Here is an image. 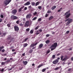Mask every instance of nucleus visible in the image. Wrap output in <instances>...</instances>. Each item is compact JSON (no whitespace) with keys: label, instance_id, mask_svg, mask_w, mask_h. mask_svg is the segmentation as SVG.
Here are the masks:
<instances>
[{"label":"nucleus","instance_id":"1","mask_svg":"<svg viewBox=\"0 0 73 73\" xmlns=\"http://www.w3.org/2000/svg\"><path fill=\"white\" fill-rule=\"evenodd\" d=\"M57 46V43H55L53 44H52L50 46V48H51V51L53 50L54 49H55L56 47Z\"/></svg>","mask_w":73,"mask_h":73},{"label":"nucleus","instance_id":"2","mask_svg":"<svg viewBox=\"0 0 73 73\" xmlns=\"http://www.w3.org/2000/svg\"><path fill=\"white\" fill-rule=\"evenodd\" d=\"M64 16H66V18H68L70 16V10H69L64 15Z\"/></svg>","mask_w":73,"mask_h":73},{"label":"nucleus","instance_id":"3","mask_svg":"<svg viewBox=\"0 0 73 73\" xmlns=\"http://www.w3.org/2000/svg\"><path fill=\"white\" fill-rule=\"evenodd\" d=\"M11 1V0H5L4 3L5 5H7V4H9Z\"/></svg>","mask_w":73,"mask_h":73},{"label":"nucleus","instance_id":"4","mask_svg":"<svg viewBox=\"0 0 73 73\" xmlns=\"http://www.w3.org/2000/svg\"><path fill=\"white\" fill-rule=\"evenodd\" d=\"M11 18L12 20H17V19L18 17L13 15L11 16Z\"/></svg>","mask_w":73,"mask_h":73},{"label":"nucleus","instance_id":"5","mask_svg":"<svg viewBox=\"0 0 73 73\" xmlns=\"http://www.w3.org/2000/svg\"><path fill=\"white\" fill-rule=\"evenodd\" d=\"M72 22V19L68 18V20L66 24V25H68Z\"/></svg>","mask_w":73,"mask_h":73},{"label":"nucleus","instance_id":"6","mask_svg":"<svg viewBox=\"0 0 73 73\" xmlns=\"http://www.w3.org/2000/svg\"><path fill=\"white\" fill-rule=\"evenodd\" d=\"M29 25V21H27L25 23V25L24 26L25 27H28Z\"/></svg>","mask_w":73,"mask_h":73},{"label":"nucleus","instance_id":"7","mask_svg":"<svg viewBox=\"0 0 73 73\" xmlns=\"http://www.w3.org/2000/svg\"><path fill=\"white\" fill-rule=\"evenodd\" d=\"M31 16H32V14H29V15H27L26 18L27 19H31Z\"/></svg>","mask_w":73,"mask_h":73},{"label":"nucleus","instance_id":"8","mask_svg":"<svg viewBox=\"0 0 73 73\" xmlns=\"http://www.w3.org/2000/svg\"><path fill=\"white\" fill-rule=\"evenodd\" d=\"M58 62V59H56L53 62V64H57Z\"/></svg>","mask_w":73,"mask_h":73},{"label":"nucleus","instance_id":"9","mask_svg":"<svg viewBox=\"0 0 73 73\" xmlns=\"http://www.w3.org/2000/svg\"><path fill=\"white\" fill-rule=\"evenodd\" d=\"M12 13L13 15H15L17 13V10L14 9L12 11Z\"/></svg>","mask_w":73,"mask_h":73},{"label":"nucleus","instance_id":"10","mask_svg":"<svg viewBox=\"0 0 73 73\" xmlns=\"http://www.w3.org/2000/svg\"><path fill=\"white\" fill-rule=\"evenodd\" d=\"M14 29L15 31H18L19 30V27H17V26H15L14 27Z\"/></svg>","mask_w":73,"mask_h":73},{"label":"nucleus","instance_id":"11","mask_svg":"<svg viewBox=\"0 0 73 73\" xmlns=\"http://www.w3.org/2000/svg\"><path fill=\"white\" fill-rule=\"evenodd\" d=\"M24 8V6H23V7H21L20 8H19V12H21V11H22V9H23Z\"/></svg>","mask_w":73,"mask_h":73},{"label":"nucleus","instance_id":"12","mask_svg":"<svg viewBox=\"0 0 73 73\" xmlns=\"http://www.w3.org/2000/svg\"><path fill=\"white\" fill-rule=\"evenodd\" d=\"M31 4V3L29 1H27L26 3L24 4L25 5H28Z\"/></svg>","mask_w":73,"mask_h":73},{"label":"nucleus","instance_id":"13","mask_svg":"<svg viewBox=\"0 0 73 73\" xmlns=\"http://www.w3.org/2000/svg\"><path fill=\"white\" fill-rule=\"evenodd\" d=\"M60 68H61V66H60L59 67H57L54 69L55 70H58V69H60Z\"/></svg>","mask_w":73,"mask_h":73},{"label":"nucleus","instance_id":"14","mask_svg":"<svg viewBox=\"0 0 73 73\" xmlns=\"http://www.w3.org/2000/svg\"><path fill=\"white\" fill-rule=\"evenodd\" d=\"M23 62L25 65H26L28 63V62L27 61H23Z\"/></svg>","mask_w":73,"mask_h":73},{"label":"nucleus","instance_id":"15","mask_svg":"<svg viewBox=\"0 0 73 73\" xmlns=\"http://www.w3.org/2000/svg\"><path fill=\"white\" fill-rule=\"evenodd\" d=\"M42 46H43V44L41 43L39 45L38 48L39 49H40V48H41Z\"/></svg>","mask_w":73,"mask_h":73},{"label":"nucleus","instance_id":"16","mask_svg":"<svg viewBox=\"0 0 73 73\" xmlns=\"http://www.w3.org/2000/svg\"><path fill=\"white\" fill-rule=\"evenodd\" d=\"M37 44V43H36L35 44H32L31 45V46L33 47V46H35V45H36Z\"/></svg>","mask_w":73,"mask_h":73},{"label":"nucleus","instance_id":"17","mask_svg":"<svg viewBox=\"0 0 73 73\" xmlns=\"http://www.w3.org/2000/svg\"><path fill=\"white\" fill-rule=\"evenodd\" d=\"M46 44H48L50 42V40H47L45 42Z\"/></svg>","mask_w":73,"mask_h":73},{"label":"nucleus","instance_id":"18","mask_svg":"<svg viewBox=\"0 0 73 73\" xmlns=\"http://www.w3.org/2000/svg\"><path fill=\"white\" fill-rule=\"evenodd\" d=\"M31 5H32L33 6H34V5H35L36 4V3H35V2H31Z\"/></svg>","mask_w":73,"mask_h":73},{"label":"nucleus","instance_id":"19","mask_svg":"<svg viewBox=\"0 0 73 73\" xmlns=\"http://www.w3.org/2000/svg\"><path fill=\"white\" fill-rule=\"evenodd\" d=\"M56 8V6H53L51 8V9L52 10H54V9H55Z\"/></svg>","mask_w":73,"mask_h":73},{"label":"nucleus","instance_id":"20","mask_svg":"<svg viewBox=\"0 0 73 73\" xmlns=\"http://www.w3.org/2000/svg\"><path fill=\"white\" fill-rule=\"evenodd\" d=\"M68 59V57L67 56H66V58H63L62 60V61H65V60H66Z\"/></svg>","mask_w":73,"mask_h":73},{"label":"nucleus","instance_id":"21","mask_svg":"<svg viewBox=\"0 0 73 73\" xmlns=\"http://www.w3.org/2000/svg\"><path fill=\"white\" fill-rule=\"evenodd\" d=\"M27 45H28V44L27 43H24V44H23L24 47H26V46H27Z\"/></svg>","mask_w":73,"mask_h":73},{"label":"nucleus","instance_id":"22","mask_svg":"<svg viewBox=\"0 0 73 73\" xmlns=\"http://www.w3.org/2000/svg\"><path fill=\"white\" fill-rule=\"evenodd\" d=\"M53 18V17L52 16H51L49 18L48 20H51Z\"/></svg>","mask_w":73,"mask_h":73},{"label":"nucleus","instance_id":"23","mask_svg":"<svg viewBox=\"0 0 73 73\" xmlns=\"http://www.w3.org/2000/svg\"><path fill=\"white\" fill-rule=\"evenodd\" d=\"M32 52H33V50L32 49H31L29 51V53H32Z\"/></svg>","mask_w":73,"mask_h":73},{"label":"nucleus","instance_id":"24","mask_svg":"<svg viewBox=\"0 0 73 73\" xmlns=\"http://www.w3.org/2000/svg\"><path fill=\"white\" fill-rule=\"evenodd\" d=\"M28 40V38L25 39L23 40V42H25V41H26L27 40Z\"/></svg>","mask_w":73,"mask_h":73},{"label":"nucleus","instance_id":"25","mask_svg":"<svg viewBox=\"0 0 73 73\" xmlns=\"http://www.w3.org/2000/svg\"><path fill=\"white\" fill-rule=\"evenodd\" d=\"M43 66V64H40V65H39L38 68H40V67H41V66Z\"/></svg>","mask_w":73,"mask_h":73},{"label":"nucleus","instance_id":"26","mask_svg":"<svg viewBox=\"0 0 73 73\" xmlns=\"http://www.w3.org/2000/svg\"><path fill=\"white\" fill-rule=\"evenodd\" d=\"M41 21V18H39L38 19V20L37 21L38 22H40Z\"/></svg>","mask_w":73,"mask_h":73},{"label":"nucleus","instance_id":"27","mask_svg":"<svg viewBox=\"0 0 73 73\" xmlns=\"http://www.w3.org/2000/svg\"><path fill=\"white\" fill-rule=\"evenodd\" d=\"M38 5H39V1L37 2L36 3V6H37Z\"/></svg>","mask_w":73,"mask_h":73},{"label":"nucleus","instance_id":"28","mask_svg":"<svg viewBox=\"0 0 73 73\" xmlns=\"http://www.w3.org/2000/svg\"><path fill=\"white\" fill-rule=\"evenodd\" d=\"M36 19H37V17H35L33 19H32V20H33V21H34V20H36Z\"/></svg>","mask_w":73,"mask_h":73},{"label":"nucleus","instance_id":"29","mask_svg":"<svg viewBox=\"0 0 73 73\" xmlns=\"http://www.w3.org/2000/svg\"><path fill=\"white\" fill-rule=\"evenodd\" d=\"M36 14H37V13L36 12H35L34 13H33V15L34 16L36 15Z\"/></svg>","mask_w":73,"mask_h":73},{"label":"nucleus","instance_id":"30","mask_svg":"<svg viewBox=\"0 0 73 73\" xmlns=\"http://www.w3.org/2000/svg\"><path fill=\"white\" fill-rule=\"evenodd\" d=\"M63 58H64V56H61L60 57L61 60H63Z\"/></svg>","mask_w":73,"mask_h":73},{"label":"nucleus","instance_id":"31","mask_svg":"<svg viewBox=\"0 0 73 73\" xmlns=\"http://www.w3.org/2000/svg\"><path fill=\"white\" fill-rule=\"evenodd\" d=\"M45 70H46L45 68H44L42 70V72H44Z\"/></svg>","mask_w":73,"mask_h":73},{"label":"nucleus","instance_id":"32","mask_svg":"<svg viewBox=\"0 0 73 73\" xmlns=\"http://www.w3.org/2000/svg\"><path fill=\"white\" fill-rule=\"evenodd\" d=\"M55 57H56V56L54 55H53L52 56V58L54 59V58H55Z\"/></svg>","mask_w":73,"mask_h":73},{"label":"nucleus","instance_id":"33","mask_svg":"<svg viewBox=\"0 0 73 73\" xmlns=\"http://www.w3.org/2000/svg\"><path fill=\"white\" fill-rule=\"evenodd\" d=\"M50 50H48L47 52L46 53L48 54V53H50Z\"/></svg>","mask_w":73,"mask_h":73},{"label":"nucleus","instance_id":"34","mask_svg":"<svg viewBox=\"0 0 73 73\" xmlns=\"http://www.w3.org/2000/svg\"><path fill=\"white\" fill-rule=\"evenodd\" d=\"M7 26L8 27H11V24H7Z\"/></svg>","mask_w":73,"mask_h":73},{"label":"nucleus","instance_id":"35","mask_svg":"<svg viewBox=\"0 0 73 73\" xmlns=\"http://www.w3.org/2000/svg\"><path fill=\"white\" fill-rule=\"evenodd\" d=\"M10 62V60L9 59H8L7 61H6V62L7 63V62Z\"/></svg>","mask_w":73,"mask_h":73},{"label":"nucleus","instance_id":"36","mask_svg":"<svg viewBox=\"0 0 73 73\" xmlns=\"http://www.w3.org/2000/svg\"><path fill=\"white\" fill-rule=\"evenodd\" d=\"M62 9V8L61 7V8H60V9L59 10H58V12H60V11H61V10Z\"/></svg>","mask_w":73,"mask_h":73},{"label":"nucleus","instance_id":"37","mask_svg":"<svg viewBox=\"0 0 73 73\" xmlns=\"http://www.w3.org/2000/svg\"><path fill=\"white\" fill-rule=\"evenodd\" d=\"M11 38V36H9L8 37V38H7V40H10V39Z\"/></svg>","mask_w":73,"mask_h":73},{"label":"nucleus","instance_id":"38","mask_svg":"<svg viewBox=\"0 0 73 73\" xmlns=\"http://www.w3.org/2000/svg\"><path fill=\"white\" fill-rule=\"evenodd\" d=\"M30 33H31V34H32V33H33V30H31L30 31Z\"/></svg>","mask_w":73,"mask_h":73},{"label":"nucleus","instance_id":"39","mask_svg":"<svg viewBox=\"0 0 73 73\" xmlns=\"http://www.w3.org/2000/svg\"><path fill=\"white\" fill-rule=\"evenodd\" d=\"M19 25L20 26H21V27H23V25H24L22 24L21 23H20L19 24Z\"/></svg>","mask_w":73,"mask_h":73},{"label":"nucleus","instance_id":"40","mask_svg":"<svg viewBox=\"0 0 73 73\" xmlns=\"http://www.w3.org/2000/svg\"><path fill=\"white\" fill-rule=\"evenodd\" d=\"M16 23H17V24H19V20L17 21L16 22Z\"/></svg>","mask_w":73,"mask_h":73},{"label":"nucleus","instance_id":"41","mask_svg":"<svg viewBox=\"0 0 73 73\" xmlns=\"http://www.w3.org/2000/svg\"><path fill=\"white\" fill-rule=\"evenodd\" d=\"M42 8V7L41 6H39L38 7V9H41Z\"/></svg>","mask_w":73,"mask_h":73},{"label":"nucleus","instance_id":"42","mask_svg":"<svg viewBox=\"0 0 73 73\" xmlns=\"http://www.w3.org/2000/svg\"><path fill=\"white\" fill-rule=\"evenodd\" d=\"M0 48H1V49H4V46H0Z\"/></svg>","mask_w":73,"mask_h":73},{"label":"nucleus","instance_id":"43","mask_svg":"<svg viewBox=\"0 0 73 73\" xmlns=\"http://www.w3.org/2000/svg\"><path fill=\"white\" fill-rule=\"evenodd\" d=\"M39 28V27L38 26H37L36 27L35 29V30H37L38 28Z\"/></svg>","mask_w":73,"mask_h":73},{"label":"nucleus","instance_id":"44","mask_svg":"<svg viewBox=\"0 0 73 73\" xmlns=\"http://www.w3.org/2000/svg\"><path fill=\"white\" fill-rule=\"evenodd\" d=\"M48 16V14H46L45 15V17H47Z\"/></svg>","mask_w":73,"mask_h":73},{"label":"nucleus","instance_id":"45","mask_svg":"<svg viewBox=\"0 0 73 73\" xmlns=\"http://www.w3.org/2000/svg\"><path fill=\"white\" fill-rule=\"evenodd\" d=\"M1 52H2V53H3V52H5V50H4V49L2 50H1Z\"/></svg>","mask_w":73,"mask_h":73},{"label":"nucleus","instance_id":"46","mask_svg":"<svg viewBox=\"0 0 73 73\" xmlns=\"http://www.w3.org/2000/svg\"><path fill=\"white\" fill-rule=\"evenodd\" d=\"M51 13V11H48L47 12V13Z\"/></svg>","mask_w":73,"mask_h":73},{"label":"nucleus","instance_id":"47","mask_svg":"<svg viewBox=\"0 0 73 73\" xmlns=\"http://www.w3.org/2000/svg\"><path fill=\"white\" fill-rule=\"evenodd\" d=\"M49 36L50 35L49 34H47L46 35V37H49Z\"/></svg>","mask_w":73,"mask_h":73},{"label":"nucleus","instance_id":"48","mask_svg":"<svg viewBox=\"0 0 73 73\" xmlns=\"http://www.w3.org/2000/svg\"><path fill=\"white\" fill-rule=\"evenodd\" d=\"M39 32H42V30L41 29H40L39 30Z\"/></svg>","mask_w":73,"mask_h":73},{"label":"nucleus","instance_id":"49","mask_svg":"<svg viewBox=\"0 0 73 73\" xmlns=\"http://www.w3.org/2000/svg\"><path fill=\"white\" fill-rule=\"evenodd\" d=\"M30 29L29 28H28V29H26V31H29L30 30Z\"/></svg>","mask_w":73,"mask_h":73},{"label":"nucleus","instance_id":"50","mask_svg":"<svg viewBox=\"0 0 73 73\" xmlns=\"http://www.w3.org/2000/svg\"><path fill=\"white\" fill-rule=\"evenodd\" d=\"M1 18H3V17H4V16L3 15H1Z\"/></svg>","mask_w":73,"mask_h":73},{"label":"nucleus","instance_id":"51","mask_svg":"<svg viewBox=\"0 0 73 73\" xmlns=\"http://www.w3.org/2000/svg\"><path fill=\"white\" fill-rule=\"evenodd\" d=\"M1 65H4L5 64V63L4 62H3L1 64Z\"/></svg>","mask_w":73,"mask_h":73},{"label":"nucleus","instance_id":"52","mask_svg":"<svg viewBox=\"0 0 73 73\" xmlns=\"http://www.w3.org/2000/svg\"><path fill=\"white\" fill-rule=\"evenodd\" d=\"M40 33H36V35H38L40 34Z\"/></svg>","mask_w":73,"mask_h":73},{"label":"nucleus","instance_id":"53","mask_svg":"<svg viewBox=\"0 0 73 73\" xmlns=\"http://www.w3.org/2000/svg\"><path fill=\"white\" fill-rule=\"evenodd\" d=\"M69 32H70V31H67L66 32L67 34H68V33H69Z\"/></svg>","mask_w":73,"mask_h":73},{"label":"nucleus","instance_id":"54","mask_svg":"<svg viewBox=\"0 0 73 73\" xmlns=\"http://www.w3.org/2000/svg\"><path fill=\"white\" fill-rule=\"evenodd\" d=\"M31 8H32V7H31V6H29V7H28L29 9H30Z\"/></svg>","mask_w":73,"mask_h":73},{"label":"nucleus","instance_id":"55","mask_svg":"<svg viewBox=\"0 0 73 73\" xmlns=\"http://www.w3.org/2000/svg\"><path fill=\"white\" fill-rule=\"evenodd\" d=\"M13 48H14V46H11V47L10 49H13Z\"/></svg>","mask_w":73,"mask_h":73},{"label":"nucleus","instance_id":"56","mask_svg":"<svg viewBox=\"0 0 73 73\" xmlns=\"http://www.w3.org/2000/svg\"><path fill=\"white\" fill-rule=\"evenodd\" d=\"M60 54L59 53L57 54L56 56H60Z\"/></svg>","mask_w":73,"mask_h":73},{"label":"nucleus","instance_id":"57","mask_svg":"<svg viewBox=\"0 0 73 73\" xmlns=\"http://www.w3.org/2000/svg\"><path fill=\"white\" fill-rule=\"evenodd\" d=\"M24 10H27V7H25L24 9Z\"/></svg>","mask_w":73,"mask_h":73},{"label":"nucleus","instance_id":"58","mask_svg":"<svg viewBox=\"0 0 73 73\" xmlns=\"http://www.w3.org/2000/svg\"><path fill=\"white\" fill-rule=\"evenodd\" d=\"M12 52H15V50L14 49H12Z\"/></svg>","mask_w":73,"mask_h":73},{"label":"nucleus","instance_id":"59","mask_svg":"<svg viewBox=\"0 0 73 73\" xmlns=\"http://www.w3.org/2000/svg\"><path fill=\"white\" fill-rule=\"evenodd\" d=\"M4 71V68H2L1 70V72H3Z\"/></svg>","mask_w":73,"mask_h":73},{"label":"nucleus","instance_id":"60","mask_svg":"<svg viewBox=\"0 0 73 73\" xmlns=\"http://www.w3.org/2000/svg\"><path fill=\"white\" fill-rule=\"evenodd\" d=\"M68 20H69V18L66 19L65 21H68Z\"/></svg>","mask_w":73,"mask_h":73},{"label":"nucleus","instance_id":"61","mask_svg":"<svg viewBox=\"0 0 73 73\" xmlns=\"http://www.w3.org/2000/svg\"><path fill=\"white\" fill-rule=\"evenodd\" d=\"M3 35L4 36H5V35H6V33H4L3 34Z\"/></svg>","mask_w":73,"mask_h":73},{"label":"nucleus","instance_id":"62","mask_svg":"<svg viewBox=\"0 0 73 73\" xmlns=\"http://www.w3.org/2000/svg\"><path fill=\"white\" fill-rule=\"evenodd\" d=\"M71 70V68H69V69H68V71H70Z\"/></svg>","mask_w":73,"mask_h":73},{"label":"nucleus","instance_id":"63","mask_svg":"<svg viewBox=\"0 0 73 73\" xmlns=\"http://www.w3.org/2000/svg\"><path fill=\"white\" fill-rule=\"evenodd\" d=\"M22 56H25V53H24L23 54H22Z\"/></svg>","mask_w":73,"mask_h":73},{"label":"nucleus","instance_id":"64","mask_svg":"<svg viewBox=\"0 0 73 73\" xmlns=\"http://www.w3.org/2000/svg\"><path fill=\"white\" fill-rule=\"evenodd\" d=\"M69 50H72V49L71 48H70L69 49Z\"/></svg>","mask_w":73,"mask_h":73}]
</instances>
